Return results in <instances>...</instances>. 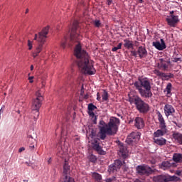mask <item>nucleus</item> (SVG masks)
Instances as JSON below:
<instances>
[{
  "label": "nucleus",
  "mask_w": 182,
  "mask_h": 182,
  "mask_svg": "<svg viewBox=\"0 0 182 182\" xmlns=\"http://www.w3.org/2000/svg\"><path fill=\"white\" fill-rule=\"evenodd\" d=\"M102 100L105 102H107L109 100V93H107V91L104 90L102 95Z\"/></svg>",
  "instance_id": "nucleus-35"
},
{
  "label": "nucleus",
  "mask_w": 182,
  "mask_h": 182,
  "mask_svg": "<svg viewBox=\"0 0 182 182\" xmlns=\"http://www.w3.org/2000/svg\"><path fill=\"white\" fill-rule=\"evenodd\" d=\"M134 86L138 91L141 97H143L144 99H150V97H153V92H151V84L149 78L139 77L138 81H136L134 83Z\"/></svg>",
  "instance_id": "nucleus-2"
},
{
  "label": "nucleus",
  "mask_w": 182,
  "mask_h": 182,
  "mask_svg": "<svg viewBox=\"0 0 182 182\" xmlns=\"http://www.w3.org/2000/svg\"><path fill=\"white\" fill-rule=\"evenodd\" d=\"M48 164H50V163H52V159L51 158H50L48 159Z\"/></svg>",
  "instance_id": "nucleus-53"
},
{
  "label": "nucleus",
  "mask_w": 182,
  "mask_h": 182,
  "mask_svg": "<svg viewBox=\"0 0 182 182\" xmlns=\"http://www.w3.org/2000/svg\"><path fill=\"white\" fill-rule=\"evenodd\" d=\"M164 110L166 117H168V116H174V113H176V109H174V107H173V105L170 104L165 105Z\"/></svg>",
  "instance_id": "nucleus-15"
},
{
  "label": "nucleus",
  "mask_w": 182,
  "mask_h": 182,
  "mask_svg": "<svg viewBox=\"0 0 182 182\" xmlns=\"http://www.w3.org/2000/svg\"><path fill=\"white\" fill-rule=\"evenodd\" d=\"M30 69H31V70H33V65H31Z\"/></svg>",
  "instance_id": "nucleus-57"
},
{
  "label": "nucleus",
  "mask_w": 182,
  "mask_h": 182,
  "mask_svg": "<svg viewBox=\"0 0 182 182\" xmlns=\"http://www.w3.org/2000/svg\"><path fill=\"white\" fill-rule=\"evenodd\" d=\"M92 177L94 178V179L96 180V181L99 182L102 181V175H100V173L97 172H93Z\"/></svg>",
  "instance_id": "nucleus-32"
},
{
  "label": "nucleus",
  "mask_w": 182,
  "mask_h": 182,
  "mask_svg": "<svg viewBox=\"0 0 182 182\" xmlns=\"http://www.w3.org/2000/svg\"><path fill=\"white\" fill-rule=\"evenodd\" d=\"M69 174H70V166L65 161L63 166V176H69Z\"/></svg>",
  "instance_id": "nucleus-26"
},
{
  "label": "nucleus",
  "mask_w": 182,
  "mask_h": 182,
  "mask_svg": "<svg viewBox=\"0 0 182 182\" xmlns=\"http://www.w3.org/2000/svg\"><path fill=\"white\" fill-rule=\"evenodd\" d=\"M172 160L175 163H182V154H180V153L173 154Z\"/></svg>",
  "instance_id": "nucleus-27"
},
{
  "label": "nucleus",
  "mask_w": 182,
  "mask_h": 182,
  "mask_svg": "<svg viewBox=\"0 0 182 182\" xmlns=\"http://www.w3.org/2000/svg\"><path fill=\"white\" fill-rule=\"evenodd\" d=\"M119 124H120V119L112 117L109 119V122L107 123V129L103 127L101 129L102 137L105 136V133H107V136H114V134L117 133V130H119Z\"/></svg>",
  "instance_id": "nucleus-6"
},
{
  "label": "nucleus",
  "mask_w": 182,
  "mask_h": 182,
  "mask_svg": "<svg viewBox=\"0 0 182 182\" xmlns=\"http://www.w3.org/2000/svg\"><path fill=\"white\" fill-rule=\"evenodd\" d=\"M92 147L93 150L97 151L98 154H100L101 156H105L106 155V151L103 150V148L100 146V139L95 138L94 139L92 142Z\"/></svg>",
  "instance_id": "nucleus-10"
},
{
  "label": "nucleus",
  "mask_w": 182,
  "mask_h": 182,
  "mask_svg": "<svg viewBox=\"0 0 182 182\" xmlns=\"http://www.w3.org/2000/svg\"><path fill=\"white\" fill-rule=\"evenodd\" d=\"M156 75L157 76H160V77H163L164 80H168L169 79H173V77H174V74L173 73L166 74L159 70L156 71Z\"/></svg>",
  "instance_id": "nucleus-23"
},
{
  "label": "nucleus",
  "mask_w": 182,
  "mask_h": 182,
  "mask_svg": "<svg viewBox=\"0 0 182 182\" xmlns=\"http://www.w3.org/2000/svg\"><path fill=\"white\" fill-rule=\"evenodd\" d=\"M133 121H129V124L132 123Z\"/></svg>",
  "instance_id": "nucleus-64"
},
{
  "label": "nucleus",
  "mask_w": 182,
  "mask_h": 182,
  "mask_svg": "<svg viewBox=\"0 0 182 182\" xmlns=\"http://www.w3.org/2000/svg\"><path fill=\"white\" fill-rule=\"evenodd\" d=\"M27 139L30 150H33V149H35V143H36V140L32 137V135H28Z\"/></svg>",
  "instance_id": "nucleus-25"
},
{
  "label": "nucleus",
  "mask_w": 182,
  "mask_h": 182,
  "mask_svg": "<svg viewBox=\"0 0 182 182\" xmlns=\"http://www.w3.org/2000/svg\"><path fill=\"white\" fill-rule=\"evenodd\" d=\"M139 4H143L144 1L143 0H139Z\"/></svg>",
  "instance_id": "nucleus-61"
},
{
  "label": "nucleus",
  "mask_w": 182,
  "mask_h": 182,
  "mask_svg": "<svg viewBox=\"0 0 182 182\" xmlns=\"http://www.w3.org/2000/svg\"><path fill=\"white\" fill-rule=\"evenodd\" d=\"M119 155L120 157H122V159H127L129 156L127 148L124 146L122 143L119 144Z\"/></svg>",
  "instance_id": "nucleus-17"
},
{
  "label": "nucleus",
  "mask_w": 182,
  "mask_h": 182,
  "mask_svg": "<svg viewBox=\"0 0 182 182\" xmlns=\"http://www.w3.org/2000/svg\"><path fill=\"white\" fill-rule=\"evenodd\" d=\"M113 2V0H107V4L108 6L112 5V3Z\"/></svg>",
  "instance_id": "nucleus-49"
},
{
  "label": "nucleus",
  "mask_w": 182,
  "mask_h": 182,
  "mask_svg": "<svg viewBox=\"0 0 182 182\" xmlns=\"http://www.w3.org/2000/svg\"><path fill=\"white\" fill-rule=\"evenodd\" d=\"M154 182H168V176L165 175H158L153 177Z\"/></svg>",
  "instance_id": "nucleus-22"
},
{
  "label": "nucleus",
  "mask_w": 182,
  "mask_h": 182,
  "mask_svg": "<svg viewBox=\"0 0 182 182\" xmlns=\"http://www.w3.org/2000/svg\"><path fill=\"white\" fill-rule=\"evenodd\" d=\"M91 120L94 124H97V117L96 115L91 117Z\"/></svg>",
  "instance_id": "nucleus-40"
},
{
  "label": "nucleus",
  "mask_w": 182,
  "mask_h": 182,
  "mask_svg": "<svg viewBox=\"0 0 182 182\" xmlns=\"http://www.w3.org/2000/svg\"><path fill=\"white\" fill-rule=\"evenodd\" d=\"M42 100H43V97L33 99L31 105L32 110H39V109H41V106H42Z\"/></svg>",
  "instance_id": "nucleus-16"
},
{
  "label": "nucleus",
  "mask_w": 182,
  "mask_h": 182,
  "mask_svg": "<svg viewBox=\"0 0 182 182\" xmlns=\"http://www.w3.org/2000/svg\"><path fill=\"white\" fill-rule=\"evenodd\" d=\"M134 126L139 130L143 129V127H144V120L143 119V118L140 117H136L134 119Z\"/></svg>",
  "instance_id": "nucleus-21"
},
{
  "label": "nucleus",
  "mask_w": 182,
  "mask_h": 182,
  "mask_svg": "<svg viewBox=\"0 0 182 182\" xmlns=\"http://www.w3.org/2000/svg\"><path fill=\"white\" fill-rule=\"evenodd\" d=\"M173 139L178 143V144H182V134L175 133L173 134Z\"/></svg>",
  "instance_id": "nucleus-31"
},
{
  "label": "nucleus",
  "mask_w": 182,
  "mask_h": 182,
  "mask_svg": "<svg viewBox=\"0 0 182 182\" xmlns=\"http://www.w3.org/2000/svg\"><path fill=\"white\" fill-rule=\"evenodd\" d=\"M136 170L139 176H150L155 171V169H152L151 167L144 164L137 166Z\"/></svg>",
  "instance_id": "nucleus-9"
},
{
  "label": "nucleus",
  "mask_w": 182,
  "mask_h": 182,
  "mask_svg": "<svg viewBox=\"0 0 182 182\" xmlns=\"http://www.w3.org/2000/svg\"><path fill=\"white\" fill-rule=\"evenodd\" d=\"M85 99H89V95H85Z\"/></svg>",
  "instance_id": "nucleus-56"
},
{
  "label": "nucleus",
  "mask_w": 182,
  "mask_h": 182,
  "mask_svg": "<svg viewBox=\"0 0 182 182\" xmlns=\"http://www.w3.org/2000/svg\"><path fill=\"white\" fill-rule=\"evenodd\" d=\"M124 46L126 49H133V47L134 46L133 41L129 39H124Z\"/></svg>",
  "instance_id": "nucleus-28"
},
{
  "label": "nucleus",
  "mask_w": 182,
  "mask_h": 182,
  "mask_svg": "<svg viewBox=\"0 0 182 182\" xmlns=\"http://www.w3.org/2000/svg\"><path fill=\"white\" fill-rule=\"evenodd\" d=\"M123 167L124 171H127L128 167L126 166V162L122 161L119 159L114 161V163L108 166V172L109 174H114L118 171H120V168Z\"/></svg>",
  "instance_id": "nucleus-8"
},
{
  "label": "nucleus",
  "mask_w": 182,
  "mask_h": 182,
  "mask_svg": "<svg viewBox=\"0 0 182 182\" xmlns=\"http://www.w3.org/2000/svg\"><path fill=\"white\" fill-rule=\"evenodd\" d=\"M97 100H98V102H100V100H102V97H100V94L99 92H97Z\"/></svg>",
  "instance_id": "nucleus-46"
},
{
  "label": "nucleus",
  "mask_w": 182,
  "mask_h": 182,
  "mask_svg": "<svg viewBox=\"0 0 182 182\" xmlns=\"http://www.w3.org/2000/svg\"><path fill=\"white\" fill-rule=\"evenodd\" d=\"M168 26L171 28H176L177 26V23L180 22V19H178V16L170 15L166 19Z\"/></svg>",
  "instance_id": "nucleus-12"
},
{
  "label": "nucleus",
  "mask_w": 182,
  "mask_h": 182,
  "mask_svg": "<svg viewBox=\"0 0 182 182\" xmlns=\"http://www.w3.org/2000/svg\"><path fill=\"white\" fill-rule=\"evenodd\" d=\"M22 151H25V147H21V148L18 149V152H19V153H22Z\"/></svg>",
  "instance_id": "nucleus-48"
},
{
  "label": "nucleus",
  "mask_w": 182,
  "mask_h": 182,
  "mask_svg": "<svg viewBox=\"0 0 182 182\" xmlns=\"http://www.w3.org/2000/svg\"><path fill=\"white\" fill-rule=\"evenodd\" d=\"M154 143L155 144H157L158 146H166V144L167 143V140L163 137L161 138H154Z\"/></svg>",
  "instance_id": "nucleus-24"
},
{
  "label": "nucleus",
  "mask_w": 182,
  "mask_h": 182,
  "mask_svg": "<svg viewBox=\"0 0 182 182\" xmlns=\"http://www.w3.org/2000/svg\"><path fill=\"white\" fill-rule=\"evenodd\" d=\"M99 129H100V132H99V137L101 140H105L106 139V137H107V133H105V136H103L102 134V129H107V124H106V122H105V121L101 120L100 121L99 123Z\"/></svg>",
  "instance_id": "nucleus-18"
},
{
  "label": "nucleus",
  "mask_w": 182,
  "mask_h": 182,
  "mask_svg": "<svg viewBox=\"0 0 182 182\" xmlns=\"http://www.w3.org/2000/svg\"><path fill=\"white\" fill-rule=\"evenodd\" d=\"M180 181V178L176 176H168V182L170 181Z\"/></svg>",
  "instance_id": "nucleus-34"
},
{
  "label": "nucleus",
  "mask_w": 182,
  "mask_h": 182,
  "mask_svg": "<svg viewBox=\"0 0 182 182\" xmlns=\"http://www.w3.org/2000/svg\"><path fill=\"white\" fill-rule=\"evenodd\" d=\"M63 153H65L63 151H59L60 154H63Z\"/></svg>",
  "instance_id": "nucleus-60"
},
{
  "label": "nucleus",
  "mask_w": 182,
  "mask_h": 182,
  "mask_svg": "<svg viewBox=\"0 0 182 182\" xmlns=\"http://www.w3.org/2000/svg\"><path fill=\"white\" fill-rule=\"evenodd\" d=\"M172 62L177 63V62H181V58H173Z\"/></svg>",
  "instance_id": "nucleus-44"
},
{
  "label": "nucleus",
  "mask_w": 182,
  "mask_h": 182,
  "mask_svg": "<svg viewBox=\"0 0 182 182\" xmlns=\"http://www.w3.org/2000/svg\"><path fill=\"white\" fill-rule=\"evenodd\" d=\"M137 55H139L137 53V50H132L131 51V56H134V58H137Z\"/></svg>",
  "instance_id": "nucleus-41"
},
{
  "label": "nucleus",
  "mask_w": 182,
  "mask_h": 182,
  "mask_svg": "<svg viewBox=\"0 0 182 182\" xmlns=\"http://www.w3.org/2000/svg\"><path fill=\"white\" fill-rule=\"evenodd\" d=\"M60 182H75V179L69 175L62 176Z\"/></svg>",
  "instance_id": "nucleus-30"
},
{
  "label": "nucleus",
  "mask_w": 182,
  "mask_h": 182,
  "mask_svg": "<svg viewBox=\"0 0 182 182\" xmlns=\"http://www.w3.org/2000/svg\"><path fill=\"white\" fill-rule=\"evenodd\" d=\"M159 63L162 70H168V65H170V58L167 56H164L159 59Z\"/></svg>",
  "instance_id": "nucleus-14"
},
{
  "label": "nucleus",
  "mask_w": 182,
  "mask_h": 182,
  "mask_svg": "<svg viewBox=\"0 0 182 182\" xmlns=\"http://www.w3.org/2000/svg\"><path fill=\"white\" fill-rule=\"evenodd\" d=\"M105 181H106V182H112V181H113V178H107V179L105 180Z\"/></svg>",
  "instance_id": "nucleus-50"
},
{
  "label": "nucleus",
  "mask_w": 182,
  "mask_h": 182,
  "mask_svg": "<svg viewBox=\"0 0 182 182\" xmlns=\"http://www.w3.org/2000/svg\"><path fill=\"white\" fill-rule=\"evenodd\" d=\"M122 45H123L122 43H119L116 47L112 48V52H117L119 49H122Z\"/></svg>",
  "instance_id": "nucleus-37"
},
{
  "label": "nucleus",
  "mask_w": 182,
  "mask_h": 182,
  "mask_svg": "<svg viewBox=\"0 0 182 182\" xmlns=\"http://www.w3.org/2000/svg\"><path fill=\"white\" fill-rule=\"evenodd\" d=\"M91 134H92V136L93 137H95V136H96V133H95V132H91Z\"/></svg>",
  "instance_id": "nucleus-54"
},
{
  "label": "nucleus",
  "mask_w": 182,
  "mask_h": 182,
  "mask_svg": "<svg viewBox=\"0 0 182 182\" xmlns=\"http://www.w3.org/2000/svg\"><path fill=\"white\" fill-rule=\"evenodd\" d=\"M26 164L28 167H31V166H32V163H31V161L26 162Z\"/></svg>",
  "instance_id": "nucleus-52"
},
{
  "label": "nucleus",
  "mask_w": 182,
  "mask_h": 182,
  "mask_svg": "<svg viewBox=\"0 0 182 182\" xmlns=\"http://www.w3.org/2000/svg\"><path fill=\"white\" fill-rule=\"evenodd\" d=\"M28 50H32V41H31V40L28 41Z\"/></svg>",
  "instance_id": "nucleus-42"
},
{
  "label": "nucleus",
  "mask_w": 182,
  "mask_h": 182,
  "mask_svg": "<svg viewBox=\"0 0 182 182\" xmlns=\"http://www.w3.org/2000/svg\"><path fill=\"white\" fill-rule=\"evenodd\" d=\"M48 33H49V26L43 28V30L38 33V34H35L34 41H37L38 42V45L33 53V58L39 56V53L42 52L43 45H45L46 38H48Z\"/></svg>",
  "instance_id": "nucleus-4"
},
{
  "label": "nucleus",
  "mask_w": 182,
  "mask_h": 182,
  "mask_svg": "<svg viewBox=\"0 0 182 182\" xmlns=\"http://www.w3.org/2000/svg\"><path fill=\"white\" fill-rule=\"evenodd\" d=\"M28 12H29V10L27 9V10L26 11V14H28Z\"/></svg>",
  "instance_id": "nucleus-63"
},
{
  "label": "nucleus",
  "mask_w": 182,
  "mask_h": 182,
  "mask_svg": "<svg viewBox=\"0 0 182 182\" xmlns=\"http://www.w3.org/2000/svg\"><path fill=\"white\" fill-rule=\"evenodd\" d=\"M34 120H38L39 117V109H32Z\"/></svg>",
  "instance_id": "nucleus-33"
},
{
  "label": "nucleus",
  "mask_w": 182,
  "mask_h": 182,
  "mask_svg": "<svg viewBox=\"0 0 182 182\" xmlns=\"http://www.w3.org/2000/svg\"><path fill=\"white\" fill-rule=\"evenodd\" d=\"M136 51L140 59H144V58H147L148 53L146 47L139 46L137 48Z\"/></svg>",
  "instance_id": "nucleus-20"
},
{
  "label": "nucleus",
  "mask_w": 182,
  "mask_h": 182,
  "mask_svg": "<svg viewBox=\"0 0 182 182\" xmlns=\"http://www.w3.org/2000/svg\"><path fill=\"white\" fill-rule=\"evenodd\" d=\"M78 28H79V22L77 21H74L73 23L72 28L70 30V42H68V38L65 37L61 42V48H63V49H65V48H66V45H68V46H73V43H75V42H79V41L82 39V36H80V34L77 33Z\"/></svg>",
  "instance_id": "nucleus-3"
},
{
  "label": "nucleus",
  "mask_w": 182,
  "mask_h": 182,
  "mask_svg": "<svg viewBox=\"0 0 182 182\" xmlns=\"http://www.w3.org/2000/svg\"><path fill=\"white\" fill-rule=\"evenodd\" d=\"M74 55L77 58V63L79 70L83 75H95L96 69L93 66V60L89 58V54L85 50H82L80 43L76 45Z\"/></svg>",
  "instance_id": "nucleus-1"
},
{
  "label": "nucleus",
  "mask_w": 182,
  "mask_h": 182,
  "mask_svg": "<svg viewBox=\"0 0 182 182\" xmlns=\"http://www.w3.org/2000/svg\"><path fill=\"white\" fill-rule=\"evenodd\" d=\"M151 164H156V161H154V160L151 161Z\"/></svg>",
  "instance_id": "nucleus-58"
},
{
  "label": "nucleus",
  "mask_w": 182,
  "mask_h": 182,
  "mask_svg": "<svg viewBox=\"0 0 182 182\" xmlns=\"http://www.w3.org/2000/svg\"><path fill=\"white\" fill-rule=\"evenodd\" d=\"M81 95H83V86H82V89H81Z\"/></svg>",
  "instance_id": "nucleus-59"
},
{
  "label": "nucleus",
  "mask_w": 182,
  "mask_h": 182,
  "mask_svg": "<svg viewBox=\"0 0 182 182\" xmlns=\"http://www.w3.org/2000/svg\"><path fill=\"white\" fill-rule=\"evenodd\" d=\"M88 114H89L90 117H93L96 116L95 114V112H93V111H90V110L88 111Z\"/></svg>",
  "instance_id": "nucleus-45"
},
{
  "label": "nucleus",
  "mask_w": 182,
  "mask_h": 182,
  "mask_svg": "<svg viewBox=\"0 0 182 182\" xmlns=\"http://www.w3.org/2000/svg\"><path fill=\"white\" fill-rule=\"evenodd\" d=\"M2 113H4V110L2 109V108H1V109H0V116H1V114H2Z\"/></svg>",
  "instance_id": "nucleus-55"
},
{
  "label": "nucleus",
  "mask_w": 182,
  "mask_h": 182,
  "mask_svg": "<svg viewBox=\"0 0 182 182\" xmlns=\"http://www.w3.org/2000/svg\"><path fill=\"white\" fill-rule=\"evenodd\" d=\"M176 166L177 165L173 161H164L159 164V168L164 171L170 170L171 167H176Z\"/></svg>",
  "instance_id": "nucleus-13"
},
{
  "label": "nucleus",
  "mask_w": 182,
  "mask_h": 182,
  "mask_svg": "<svg viewBox=\"0 0 182 182\" xmlns=\"http://www.w3.org/2000/svg\"><path fill=\"white\" fill-rule=\"evenodd\" d=\"M152 45L153 46H154V48H156V49H158V50H164V49H166V43L164 42V40L163 38H161V42H153Z\"/></svg>",
  "instance_id": "nucleus-19"
},
{
  "label": "nucleus",
  "mask_w": 182,
  "mask_h": 182,
  "mask_svg": "<svg viewBox=\"0 0 182 182\" xmlns=\"http://www.w3.org/2000/svg\"><path fill=\"white\" fill-rule=\"evenodd\" d=\"M129 102L130 105H134L136 110L142 114H146L150 112V105L144 102L139 95L129 96Z\"/></svg>",
  "instance_id": "nucleus-5"
},
{
  "label": "nucleus",
  "mask_w": 182,
  "mask_h": 182,
  "mask_svg": "<svg viewBox=\"0 0 182 182\" xmlns=\"http://www.w3.org/2000/svg\"><path fill=\"white\" fill-rule=\"evenodd\" d=\"M141 133L140 132H132L127 138L126 142L127 144H133V143H137L140 140Z\"/></svg>",
  "instance_id": "nucleus-11"
},
{
  "label": "nucleus",
  "mask_w": 182,
  "mask_h": 182,
  "mask_svg": "<svg viewBox=\"0 0 182 182\" xmlns=\"http://www.w3.org/2000/svg\"><path fill=\"white\" fill-rule=\"evenodd\" d=\"M171 89H173V85L171 82L167 84L166 89L164 92H166L167 97H171Z\"/></svg>",
  "instance_id": "nucleus-29"
},
{
  "label": "nucleus",
  "mask_w": 182,
  "mask_h": 182,
  "mask_svg": "<svg viewBox=\"0 0 182 182\" xmlns=\"http://www.w3.org/2000/svg\"><path fill=\"white\" fill-rule=\"evenodd\" d=\"M36 99H41L42 97V95L41 94V91H37L36 92Z\"/></svg>",
  "instance_id": "nucleus-43"
},
{
  "label": "nucleus",
  "mask_w": 182,
  "mask_h": 182,
  "mask_svg": "<svg viewBox=\"0 0 182 182\" xmlns=\"http://www.w3.org/2000/svg\"><path fill=\"white\" fill-rule=\"evenodd\" d=\"M173 14H174V11H170V15H174Z\"/></svg>",
  "instance_id": "nucleus-62"
},
{
  "label": "nucleus",
  "mask_w": 182,
  "mask_h": 182,
  "mask_svg": "<svg viewBox=\"0 0 182 182\" xmlns=\"http://www.w3.org/2000/svg\"><path fill=\"white\" fill-rule=\"evenodd\" d=\"M181 173H182L181 171L178 170L176 171L175 174H176V176H181Z\"/></svg>",
  "instance_id": "nucleus-47"
},
{
  "label": "nucleus",
  "mask_w": 182,
  "mask_h": 182,
  "mask_svg": "<svg viewBox=\"0 0 182 182\" xmlns=\"http://www.w3.org/2000/svg\"><path fill=\"white\" fill-rule=\"evenodd\" d=\"M158 120L159 122V128L154 132V138L163 137L164 134L167 133V126L166 125V121L160 112H158Z\"/></svg>",
  "instance_id": "nucleus-7"
},
{
  "label": "nucleus",
  "mask_w": 182,
  "mask_h": 182,
  "mask_svg": "<svg viewBox=\"0 0 182 182\" xmlns=\"http://www.w3.org/2000/svg\"><path fill=\"white\" fill-rule=\"evenodd\" d=\"M33 79V77H28V80H30V83H33V80H32Z\"/></svg>",
  "instance_id": "nucleus-51"
},
{
  "label": "nucleus",
  "mask_w": 182,
  "mask_h": 182,
  "mask_svg": "<svg viewBox=\"0 0 182 182\" xmlns=\"http://www.w3.org/2000/svg\"><path fill=\"white\" fill-rule=\"evenodd\" d=\"M95 109H97V107L95 105L92 103L88 105V110L93 111L95 110Z\"/></svg>",
  "instance_id": "nucleus-38"
},
{
  "label": "nucleus",
  "mask_w": 182,
  "mask_h": 182,
  "mask_svg": "<svg viewBox=\"0 0 182 182\" xmlns=\"http://www.w3.org/2000/svg\"><path fill=\"white\" fill-rule=\"evenodd\" d=\"M88 160L91 162V163H96V161H97V157H96V156L93 155V154H90L88 156Z\"/></svg>",
  "instance_id": "nucleus-36"
},
{
  "label": "nucleus",
  "mask_w": 182,
  "mask_h": 182,
  "mask_svg": "<svg viewBox=\"0 0 182 182\" xmlns=\"http://www.w3.org/2000/svg\"><path fill=\"white\" fill-rule=\"evenodd\" d=\"M94 25H95V26H96V28H100L102 23L100 21V20H95L94 21Z\"/></svg>",
  "instance_id": "nucleus-39"
}]
</instances>
